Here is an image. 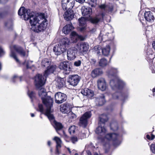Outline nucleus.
<instances>
[{"label": "nucleus", "instance_id": "nucleus-1", "mask_svg": "<svg viewBox=\"0 0 155 155\" xmlns=\"http://www.w3.org/2000/svg\"><path fill=\"white\" fill-rule=\"evenodd\" d=\"M46 78L44 75L42 76L40 74H37L35 77V84L36 88L39 90V95L41 97L43 103L47 108L45 113H44V110L42 105L39 104L38 107L39 111L46 116L50 121H54V117L51 112L53 99L50 96H46L47 94L45 90L42 87L45 83Z\"/></svg>", "mask_w": 155, "mask_h": 155}, {"label": "nucleus", "instance_id": "nucleus-2", "mask_svg": "<svg viewBox=\"0 0 155 155\" xmlns=\"http://www.w3.org/2000/svg\"><path fill=\"white\" fill-rule=\"evenodd\" d=\"M100 122L99 126L97 128L95 132L101 137L99 138L102 139L104 136V140L112 141L114 146L116 147L121 143L120 139L123 132V129L121 130L120 133L117 134L116 133H109L106 135L105 134L106 130L104 127V124L108 120L107 116L105 114H103L99 117Z\"/></svg>", "mask_w": 155, "mask_h": 155}, {"label": "nucleus", "instance_id": "nucleus-3", "mask_svg": "<svg viewBox=\"0 0 155 155\" xmlns=\"http://www.w3.org/2000/svg\"><path fill=\"white\" fill-rule=\"evenodd\" d=\"M31 25V29L35 32L43 31L47 25L46 19L44 14L35 15L33 12L29 14L28 20Z\"/></svg>", "mask_w": 155, "mask_h": 155}, {"label": "nucleus", "instance_id": "nucleus-4", "mask_svg": "<svg viewBox=\"0 0 155 155\" xmlns=\"http://www.w3.org/2000/svg\"><path fill=\"white\" fill-rule=\"evenodd\" d=\"M106 73L109 78H112L110 81V84L113 90L120 91L125 87V83L117 75L118 73L117 68L110 67L107 71Z\"/></svg>", "mask_w": 155, "mask_h": 155}, {"label": "nucleus", "instance_id": "nucleus-5", "mask_svg": "<svg viewBox=\"0 0 155 155\" xmlns=\"http://www.w3.org/2000/svg\"><path fill=\"white\" fill-rule=\"evenodd\" d=\"M105 96L101 94L98 97L96 98V102L98 103L100 106L103 105L105 102V96L111 95L112 98L115 99L120 100L124 102L127 98L128 97V92L125 93L124 91L121 92L119 91H116L114 93L112 94L110 91H108L105 94Z\"/></svg>", "mask_w": 155, "mask_h": 155}, {"label": "nucleus", "instance_id": "nucleus-6", "mask_svg": "<svg viewBox=\"0 0 155 155\" xmlns=\"http://www.w3.org/2000/svg\"><path fill=\"white\" fill-rule=\"evenodd\" d=\"M11 54L10 56L13 58L17 63H19V59L17 57L16 54L13 51V49L15 50L21 57H25V52L22 48L18 45H14L10 47Z\"/></svg>", "mask_w": 155, "mask_h": 155}, {"label": "nucleus", "instance_id": "nucleus-7", "mask_svg": "<svg viewBox=\"0 0 155 155\" xmlns=\"http://www.w3.org/2000/svg\"><path fill=\"white\" fill-rule=\"evenodd\" d=\"M71 63L70 62L64 61L60 63L58 67L60 69L63 71V73L66 74H68L71 71L70 66Z\"/></svg>", "mask_w": 155, "mask_h": 155}, {"label": "nucleus", "instance_id": "nucleus-8", "mask_svg": "<svg viewBox=\"0 0 155 155\" xmlns=\"http://www.w3.org/2000/svg\"><path fill=\"white\" fill-rule=\"evenodd\" d=\"M91 114L90 111L86 112L80 118L79 125L83 127H85L87 124L88 119L91 116Z\"/></svg>", "mask_w": 155, "mask_h": 155}, {"label": "nucleus", "instance_id": "nucleus-9", "mask_svg": "<svg viewBox=\"0 0 155 155\" xmlns=\"http://www.w3.org/2000/svg\"><path fill=\"white\" fill-rule=\"evenodd\" d=\"M81 79V77L77 74L70 75L68 77V82L70 85L75 86L78 84Z\"/></svg>", "mask_w": 155, "mask_h": 155}, {"label": "nucleus", "instance_id": "nucleus-10", "mask_svg": "<svg viewBox=\"0 0 155 155\" xmlns=\"http://www.w3.org/2000/svg\"><path fill=\"white\" fill-rule=\"evenodd\" d=\"M77 49L75 47L69 48L67 51L68 59L71 61L74 60L76 57Z\"/></svg>", "mask_w": 155, "mask_h": 155}, {"label": "nucleus", "instance_id": "nucleus-11", "mask_svg": "<svg viewBox=\"0 0 155 155\" xmlns=\"http://www.w3.org/2000/svg\"><path fill=\"white\" fill-rule=\"evenodd\" d=\"M74 0H62V6L64 10L68 9H72L74 5Z\"/></svg>", "mask_w": 155, "mask_h": 155}, {"label": "nucleus", "instance_id": "nucleus-12", "mask_svg": "<svg viewBox=\"0 0 155 155\" xmlns=\"http://www.w3.org/2000/svg\"><path fill=\"white\" fill-rule=\"evenodd\" d=\"M55 102L60 104L62 103L66 100L67 96L64 94L58 92L55 94Z\"/></svg>", "mask_w": 155, "mask_h": 155}, {"label": "nucleus", "instance_id": "nucleus-13", "mask_svg": "<svg viewBox=\"0 0 155 155\" xmlns=\"http://www.w3.org/2000/svg\"><path fill=\"white\" fill-rule=\"evenodd\" d=\"M78 50L81 53H86L88 51L89 45L87 42H81L77 45Z\"/></svg>", "mask_w": 155, "mask_h": 155}, {"label": "nucleus", "instance_id": "nucleus-14", "mask_svg": "<svg viewBox=\"0 0 155 155\" xmlns=\"http://www.w3.org/2000/svg\"><path fill=\"white\" fill-rule=\"evenodd\" d=\"M30 10H26L23 7H21L18 10V15L24 18L25 20H28L29 14H30Z\"/></svg>", "mask_w": 155, "mask_h": 155}, {"label": "nucleus", "instance_id": "nucleus-15", "mask_svg": "<svg viewBox=\"0 0 155 155\" xmlns=\"http://www.w3.org/2000/svg\"><path fill=\"white\" fill-rule=\"evenodd\" d=\"M97 85L98 89L104 91L107 88V85L105 79L103 78H100L97 81Z\"/></svg>", "mask_w": 155, "mask_h": 155}, {"label": "nucleus", "instance_id": "nucleus-16", "mask_svg": "<svg viewBox=\"0 0 155 155\" xmlns=\"http://www.w3.org/2000/svg\"><path fill=\"white\" fill-rule=\"evenodd\" d=\"M66 48L63 47L59 44L56 45L53 48V51L56 55H59L65 52Z\"/></svg>", "mask_w": 155, "mask_h": 155}, {"label": "nucleus", "instance_id": "nucleus-17", "mask_svg": "<svg viewBox=\"0 0 155 155\" xmlns=\"http://www.w3.org/2000/svg\"><path fill=\"white\" fill-rule=\"evenodd\" d=\"M104 16V14L103 13L99 14L94 17H91L90 18V21L92 24H97L103 18Z\"/></svg>", "mask_w": 155, "mask_h": 155}, {"label": "nucleus", "instance_id": "nucleus-18", "mask_svg": "<svg viewBox=\"0 0 155 155\" xmlns=\"http://www.w3.org/2000/svg\"><path fill=\"white\" fill-rule=\"evenodd\" d=\"M82 15L83 16L88 18L90 16L92 13V9L89 7H82L81 9Z\"/></svg>", "mask_w": 155, "mask_h": 155}, {"label": "nucleus", "instance_id": "nucleus-19", "mask_svg": "<svg viewBox=\"0 0 155 155\" xmlns=\"http://www.w3.org/2000/svg\"><path fill=\"white\" fill-rule=\"evenodd\" d=\"M71 105L68 103H65L61 106L60 110L64 114L69 113L72 108Z\"/></svg>", "mask_w": 155, "mask_h": 155}, {"label": "nucleus", "instance_id": "nucleus-20", "mask_svg": "<svg viewBox=\"0 0 155 155\" xmlns=\"http://www.w3.org/2000/svg\"><path fill=\"white\" fill-rule=\"evenodd\" d=\"M74 13L71 9H68L64 15V18L67 21L71 20L74 17Z\"/></svg>", "mask_w": 155, "mask_h": 155}, {"label": "nucleus", "instance_id": "nucleus-21", "mask_svg": "<svg viewBox=\"0 0 155 155\" xmlns=\"http://www.w3.org/2000/svg\"><path fill=\"white\" fill-rule=\"evenodd\" d=\"M80 30L81 31H84L86 29V20L84 17H81L78 19Z\"/></svg>", "mask_w": 155, "mask_h": 155}, {"label": "nucleus", "instance_id": "nucleus-22", "mask_svg": "<svg viewBox=\"0 0 155 155\" xmlns=\"http://www.w3.org/2000/svg\"><path fill=\"white\" fill-rule=\"evenodd\" d=\"M53 140L55 141L57 144L55 154L59 155L60 153L59 149L61 147V141L59 137H55Z\"/></svg>", "mask_w": 155, "mask_h": 155}, {"label": "nucleus", "instance_id": "nucleus-23", "mask_svg": "<svg viewBox=\"0 0 155 155\" xmlns=\"http://www.w3.org/2000/svg\"><path fill=\"white\" fill-rule=\"evenodd\" d=\"M81 94L84 96H86L89 98H92L93 96L94 93L93 91L87 88H85L81 91Z\"/></svg>", "mask_w": 155, "mask_h": 155}, {"label": "nucleus", "instance_id": "nucleus-24", "mask_svg": "<svg viewBox=\"0 0 155 155\" xmlns=\"http://www.w3.org/2000/svg\"><path fill=\"white\" fill-rule=\"evenodd\" d=\"M144 18L145 20L149 22H152L154 20V17L153 13L148 11L144 13Z\"/></svg>", "mask_w": 155, "mask_h": 155}, {"label": "nucleus", "instance_id": "nucleus-25", "mask_svg": "<svg viewBox=\"0 0 155 155\" xmlns=\"http://www.w3.org/2000/svg\"><path fill=\"white\" fill-rule=\"evenodd\" d=\"M103 73V71L102 69L99 68H97L92 71L91 75L92 78H95L101 75Z\"/></svg>", "mask_w": 155, "mask_h": 155}, {"label": "nucleus", "instance_id": "nucleus-26", "mask_svg": "<svg viewBox=\"0 0 155 155\" xmlns=\"http://www.w3.org/2000/svg\"><path fill=\"white\" fill-rule=\"evenodd\" d=\"M56 69V66L55 65H51L49 66L47 68V69L45 71L44 75L46 77L51 73H53Z\"/></svg>", "mask_w": 155, "mask_h": 155}, {"label": "nucleus", "instance_id": "nucleus-27", "mask_svg": "<svg viewBox=\"0 0 155 155\" xmlns=\"http://www.w3.org/2000/svg\"><path fill=\"white\" fill-rule=\"evenodd\" d=\"M74 28L71 23L66 25L64 27L62 31L65 34H68Z\"/></svg>", "mask_w": 155, "mask_h": 155}, {"label": "nucleus", "instance_id": "nucleus-28", "mask_svg": "<svg viewBox=\"0 0 155 155\" xmlns=\"http://www.w3.org/2000/svg\"><path fill=\"white\" fill-rule=\"evenodd\" d=\"M70 43V40L69 38L65 37L61 39V43L59 44L62 46L66 48Z\"/></svg>", "mask_w": 155, "mask_h": 155}, {"label": "nucleus", "instance_id": "nucleus-29", "mask_svg": "<svg viewBox=\"0 0 155 155\" xmlns=\"http://www.w3.org/2000/svg\"><path fill=\"white\" fill-rule=\"evenodd\" d=\"M99 7L102 10L106 12H111L113 9V7L112 6H106L104 4L100 5Z\"/></svg>", "mask_w": 155, "mask_h": 155}, {"label": "nucleus", "instance_id": "nucleus-30", "mask_svg": "<svg viewBox=\"0 0 155 155\" xmlns=\"http://www.w3.org/2000/svg\"><path fill=\"white\" fill-rule=\"evenodd\" d=\"M51 61L48 59L45 58L43 59L41 62V65L43 67H45L47 68L51 64Z\"/></svg>", "mask_w": 155, "mask_h": 155}, {"label": "nucleus", "instance_id": "nucleus-31", "mask_svg": "<svg viewBox=\"0 0 155 155\" xmlns=\"http://www.w3.org/2000/svg\"><path fill=\"white\" fill-rule=\"evenodd\" d=\"M108 63L107 60L104 58L101 59L98 62L99 65L101 67H104L106 66Z\"/></svg>", "mask_w": 155, "mask_h": 155}, {"label": "nucleus", "instance_id": "nucleus-32", "mask_svg": "<svg viewBox=\"0 0 155 155\" xmlns=\"http://www.w3.org/2000/svg\"><path fill=\"white\" fill-rule=\"evenodd\" d=\"M110 47L109 45L107 46L102 49L103 54L104 56H108L110 53Z\"/></svg>", "mask_w": 155, "mask_h": 155}, {"label": "nucleus", "instance_id": "nucleus-33", "mask_svg": "<svg viewBox=\"0 0 155 155\" xmlns=\"http://www.w3.org/2000/svg\"><path fill=\"white\" fill-rule=\"evenodd\" d=\"M13 23L12 20H9L5 22V25L6 28L9 30H12L13 27Z\"/></svg>", "mask_w": 155, "mask_h": 155}, {"label": "nucleus", "instance_id": "nucleus-34", "mask_svg": "<svg viewBox=\"0 0 155 155\" xmlns=\"http://www.w3.org/2000/svg\"><path fill=\"white\" fill-rule=\"evenodd\" d=\"M65 84V82L63 79H58L57 81L56 85L59 88L63 87Z\"/></svg>", "mask_w": 155, "mask_h": 155}, {"label": "nucleus", "instance_id": "nucleus-35", "mask_svg": "<svg viewBox=\"0 0 155 155\" xmlns=\"http://www.w3.org/2000/svg\"><path fill=\"white\" fill-rule=\"evenodd\" d=\"M110 127L111 130L114 131L118 129V124L117 121H114L110 124Z\"/></svg>", "mask_w": 155, "mask_h": 155}, {"label": "nucleus", "instance_id": "nucleus-36", "mask_svg": "<svg viewBox=\"0 0 155 155\" xmlns=\"http://www.w3.org/2000/svg\"><path fill=\"white\" fill-rule=\"evenodd\" d=\"M54 127L55 128L56 131L58 133V131L61 129L63 127L61 124L60 123H58L54 121Z\"/></svg>", "mask_w": 155, "mask_h": 155}, {"label": "nucleus", "instance_id": "nucleus-37", "mask_svg": "<svg viewBox=\"0 0 155 155\" xmlns=\"http://www.w3.org/2000/svg\"><path fill=\"white\" fill-rule=\"evenodd\" d=\"M71 35L75 37L76 39H79L81 40H84L83 37L81 35H78L75 31H73L71 33Z\"/></svg>", "mask_w": 155, "mask_h": 155}, {"label": "nucleus", "instance_id": "nucleus-38", "mask_svg": "<svg viewBox=\"0 0 155 155\" xmlns=\"http://www.w3.org/2000/svg\"><path fill=\"white\" fill-rule=\"evenodd\" d=\"M89 5L92 7H95L97 4V0H88Z\"/></svg>", "mask_w": 155, "mask_h": 155}, {"label": "nucleus", "instance_id": "nucleus-39", "mask_svg": "<svg viewBox=\"0 0 155 155\" xmlns=\"http://www.w3.org/2000/svg\"><path fill=\"white\" fill-rule=\"evenodd\" d=\"M151 52V51H150V52L149 51L147 52L146 54V57L147 59L149 60H150L152 61V60L154 58V55H153Z\"/></svg>", "mask_w": 155, "mask_h": 155}, {"label": "nucleus", "instance_id": "nucleus-40", "mask_svg": "<svg viewBox=\"0 0 155 155\" xmlns=\"http://www.w3.org/2000/svg\"><path fill=\"white\" fill-rule=\"evenodd\" d=\"M22 77H18L16 75L14 76L12 78L11 81L12 82L15 83V81L18 80H20V81H21Z\"/></svg>", "mask_w": 155, "mask_h": 155}, {"label": "nucleus", "instance_id": "nucleus-41", "mask_svg": "<svg viewBox=\"0 0 155 155\" xmlns=\"http://www.w3.org/2000/svg\"><path fill=\"white\" fill-rule=\"evenodd\" d=\"M68 115V117L72 119H75L76 117V115L71 111L69 112Z\"/></svg>", "mask_w": 155, "mask_h": 155}, {"label": "nucleus", "instance_id": "nucleus-42", "mask_svg": "<svg viewBox=\"0 0 155 155\" xmlns=\"http://www.w3.org/2000/svg\"><path fill=\"white\" fill-rule=\"evenodd\" d=\"M28 94L29 97L31 99L32 101V99L35 97V93L33 91H28Z\"/></svg>", "mask_w": 155, "mask_h": 155}, {"label": "nucleus", "instance_id": "nucleus-43", "mask_svg": "<svg viewBox=\"0 0 155 155\" xmlns=\"http://www.w3.org/2000/svg\"><path fill=\"white\" fill-rule=\"evenodd\" d=\"M75 126H71L69 128V132L70 134H74L75 132Z\"/></svg>", "mask_w": 155, "mask_h": 155}, {"label": "nucleus", "instance_id": "nucleus-44", "mask_svg": "<svg viewBox=\"0 0 155 155\" xmlns=\"http://www.w3.org/2000/svg\"><path fill=\"white\" fill-rule=\"evenodd\" d=\"M147 138L149 140H153L155 137V136L152 134H150V135L149 134H147L146 136Z\"/></svg>", "mask_w": 155, "mask_h": 155}, {"label": "nucleus", "instance_id": "nucleus-45", "mask_svg": "<svg viewBox=\"0 0 155 155\" xmlns=\"http://www.w3.org/2000/svg\"><path fill=\"white\" fill-rule=\"evenodd\" d=\"M150 150L153 153H155V144H152L150 146Z\"/></svg>", "mask_w": 155, "mask_h": 155}, {"label": "nucleus", "instance_id": "nucleus-46", "mask_svg": "<svg viewBox=\"0 0 155 155\" xmlns=\"http://www.w3.org/2000/svg\"><path fill=\"white\" fill-rule=\"evenodd\" d=\"M81 64V61L80 60H78L75 61L74 63V65L76 67H78L80 66Z\"/></svg>", "mask_w": 155, "mask_h": 155}, {"label": "nucleus", "instance_id": "nucleus-47", "mask_svg": "<svg viewBox=\"0 0 155 155\" xmlns=\"http://www.w3.org/2000/svg\"><path fill=\"white\" fill-rule=\"evenodd\" d=\"M71 140L72 142L74 143L78 140V139L77 137H72L71 138Z\"/></svg>", "mask_w": 155, "mask_h": 155}, {"label": "nucleus", "instance_id": "nucleus-48", "mask_svg": "<svg viewBox=\"0 0 155 155\" xmlns=\"http://www.w3.org/2000/svg\"><path fill=\"white\" fill-rule=\"evenodd\" d=\"M99 47L98 46H95L94 48V50L96 51L97 54H98L100 53Z\"/></svg>", "mask_w": 155, "mask_h": 155}, {"label": "nucleus", "instance_id": "nucleus-49", "mask_svg": "<svg viewBox=\"0 0 155 155\" xmlns=\"http://www.w3.org/2000/svg\"><path fill=\"white\" fill-rule=\"evenodd\" d=\"M5 52L1 47H0V57L4 55Z\"/></svg>", "mask_w": 155, "mask_h": 155}, {"label": "nucleus", "instance_id": "nucleus-50", "mask_svg": "<svg viewBox=\"0 0 155 155\" xmlns=\"http://www.w3.org/2000/svg\"><path fill=\"white\" fill-rule=\"evenodd\" d=\"M32 61H28L26 63V68H31V67L30 66V64L31 63Z\"/></svg>", "mask_w": 155, "mask_h": 155}, {"label": "nucleus", "instance_id": "nucleus-51", "mask_svg": "<svg viewBox=\"0 0 155 155\" xmlns=\"http://www.w3.org/2000/svg\"><path fill=\"white\" fill-rule=\"evenodd\" d=\"M79 137H80L81 139H82L86 137V134L84 133L82 134L80 133L79 134Z\"/></svg>", "mask_w": 155, "mask_h": 155}, {"label": "nucleus", "instance_id": "nucleus-52", "mask_svg": "<svg viewBox=\"0 0 155 155\" xmlns=\"http://www.w3.org/2000/svg\"><path fill=\"white\" fill-rule=\"evenodd\" d=\"M5 13L4 9L2 8H0V17H1L2 15Z\"/></svg>", "mask_w": 155, "mask_h": 155}, {"label": "nucleus", "instance_id": "nucleus-53", "mask_svg": "<svg viewBox=\"0 0 155 155\" xmlns=\"http://www.w3.org/2000/svg\"><path fill=\"white\" fill-rule=\"evenodd\" d=\"M76 1L80 3H83L85 2V0H76Z\"/></svg>", "mask_w": 155, "mask_h": 155}, {"label": "nucleus", "instance_id": "nucleus-54", "mask_svg": "<svg viewBox=\"0 0 155 155\" xmlns=\"http://www.w3.org/2000/svg\"><path fill=\"white\" fill-rule=\"evenodd\" d=\"M96 31V29L95 28H93L90 30V31L91 33H94Z\"/></svg>", "mask_w": 155, "mask_h": 155}, {"label": "nucleus", "instance_id": "nucleus-55", "mask_svg": "<svg viewBox=\"0 0 155 155\" xmlns=\"http://www.w3.org/2000/svg\"><path fill=\"white\" fill-rule=\"evenodd\" d=\"M9 0H0V3L7 2Z\"/></svg>", "mask_w": 155, "mask_h": 155}, {"label": "nucleus", "instance_id": "nucleus-56", "mask_svg": "<svg viewBox=\"0 0 155 155\" xmlns=\"http://www.w3.org/2000/svg\"><path fill=\"white\" fill-rule=\"evenodd\" d=\"M152 46L153 48L155 51V41H154L153 43H152Z\"/></svg>", "mask_w": 155, "mask_h": 155}, {"label": "nucleus", "instance_id": "nucleus-57", "mask_svg": "<svg viewBox=\"0 0 155 155\" xmlns=\"http://www.w3.org/2000/svg\"><path fill=\"white\" fill-rule=\"evenodd\" d=\"M48 144L49 146H50L51 145V142L50 141H48Z\"/></svg>", "mask_w": 155, "mask_h": 155}, {"label": "nucleus", "instance_id": "nucleus-58", "mask_svg": "<svg viewBox=\"0 0 155 155\" xmlns=\"http://www.w3.org/2000/svg\"><path fill=\"white\" fill-rule=\"evenodd\" d=\"M2 69V64L1 62H0V71Z\"/></svg>", "mask_w": 155, "mask_h": 155}, {"label": "nucleus", "instance_id": "nucleus-59", "mask_svg": "<svg viewBox=\"0 0 155 155\" xmlns=\"http://www.w3.org/2000/svg\"><path fill=\"white\" fill-rule=\"evenodd\" d=\"M31 116L32 117H34L35 116V115L33 113H31Z\"/></svg>", "mask_w": 155, "mask_h": 155}, {"label": "nucleus", "instance_id": "nucleus-60", "mask_svg": "<svg viewBox=\"0 0 155 155\" xmlns=\"http://www.w3.org/2000/svg\"><path fill=\"white\" fill-rule=\"evenodd\" d=\"M152 92L153 93L155 92V88H153L152 90Z\"/></svg>", "mask_w": 155, "mask_h": 155}, {"label": "nucleus", "instance_id": "nucleus-61", "mask_svg": "<svg viewBox=\"0 0 155 155\" xmlns=\"http://www.w3.org/2000/svg\"><path fill=\"white\" fill-rule=\"evenodd\" d=\"M50 151L51 153H52L53 152V149L52 147H51L50 148Z\"/></svg>", "mask_w": 155, "mask_h": 155}, {"label": "nucleus", "instance_id": "nucleus-62", "mask_svg": "<svg viewBox=\"0 0 155 155\" xmlns=\"http://www.w3.org/2000/svg\"><path fill=\"white\" fill-rule=\"evenodd\" d=\"M153 93V96L154 97H155V92Z\"/></svg>", "mask_w": 155, "mask_h": 155}, {"label": "nucleus", "instance_id": "nucleus-63", "mask_svg": "<svg viewBox=\"0 0 155 155\" xmlns=\"http://www.w3.org/2000/svg\"><path fill=\"white\" fill-rule=\"evenodd\" d=\"M68 151H69V152L70 153H71V151L69 149H68Z\"/></svg>", "mask_w": 155, "mask_h": 155}, {"label": "nucleus", "instance_id": "nucleus-64", "mask_svg": "<svg viewBox=\"0 0 155 155\" xmlns=\"http://www.w3.org/2000/svg\"><path fill=\"white\" fill-rule=\"evenodd\" d=\"M68 151H69V152L70 153H71V151L69 149H68Z\"/></svg>", "mask_w": 155, "mask_h": 155}]
</instances>
